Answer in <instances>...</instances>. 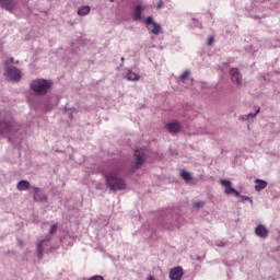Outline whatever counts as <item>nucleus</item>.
Instances as JSON below:
<instances>
[{
    "instance_id": "nucleus-18",
    "label": "nucleus",
    "mask_w": 280,
    "mask_h": 280,
    "mask_svg": "<svg viewBox=\"0 0 280 280\" xmlns=\"http://www.w3.org/2000/svg\"><path fill=\"white\" fill-rule=\"evenodd\" d=\"M127 80L129 81H137V80H141V77L132 71H129L127 73Z\"/></svg>"
},
{
    "instance_id": "nucleus-16",
    "label": "nucleus",
    "mask_w": 280,
    "mask_h": 280,
    "mask_svg": "<svg viewBox=\"0 0 280 280\" xmlns=\"http://www.w3.org/2000/svg\"><path fill=\"white\" fill-rule=\"evenodd\" d=\"M268 187V182L264 179H256L255 189L256 191H261L262 189H266Z\"/></svg>"
},
{
    "instance_id": "nucleus-28",
    "label": "nucleus",
    "mask_w": 280,
    "mask_h": 280,
    "mask_svg": "<svg viewBox=\"0 0 280 280\" xmlns=\"http://www.w3.org/2000/svg\"><path fill=\"white\" fill-rule=\"evenodd\" d=\"M148 280H156V279L154 278V276H150V277L148 278Z\"/></svg>"
},
{
    "instance_id": "nucleus-20",
    "label": "nucleus",
    "mask_w": 280,
    "mask_h": 280,
    "mask_svg": "<svg viewBox=\"0 0 280 280\" xmlns=\"http://www.w3.org/2000/svg\"><path fill=\"white\" fill-rule=\"evenodd\" d=\"M43 242H39L38 245H37V255L38 257H43Z\"/></svg>"
},
{
    "instance_id": "nucleus-17",
    "label": "nucleus",
    "mask_w": 280,
    "mask_h": 280,
    "mask_svg": "<svg viewBox=\"0 0 280 280\" xmlns=\"http://www.w3.org/2000/svg\"><path fill=\"white\" fill-rule=\"evenodd\" d=\"M90 12H91V7L89 5L82 7L78 10L79 16H86V14H89Z\"/></svg>"
},
{
    "instance_id": "nucleus-15",
    "label": "nucleus",
    "mask_w": 280,
    "mask_h": 280,
    "mask_svg": "<svg viewBox=\"0 0 280 280\" xmlns=\"http://www.w3.org/2000/svg\"><path fill=\"white\" fill-rule=\"evenodd\" d=\"M16 188L19 191H27L30 189V182L22 179L18 183Z\"/></svg>"
},
{
    "instance_id": "nucleus-6",
    "label": "nucleus",
    "mask_w": 280,
    "mask_h": 280,
    "mask_svg": "<svg viewBox=\"0 0 280 280\" xmlns=\"http://www.w3.org/2000/svg\"><path fill=\"white\" fill-rule=\"evenodd\" d=\"M230 78L233 84H236V86H242V73H240V69L231 68Z\"/></svg>"
},
{
    "instance_id": "nucleus-8",
    "label": "nucleus",
    "mask_w": 280,
    "mask_h": 280,
    "mask_svg": "<svg viewBox=\"0 0 280 280\" xmlns=\"http://www.w3.org/2000/svg\"><path fill=\"white\" fill-rule=\"evenodd\" d=\"M165 128L171 135H176V133L180 132V130H183L180 122L176 121V120L166 124Z\"/></svg>"
},
{
    "instance_id": "nucleus-9",
    "label": "nucleus",
    "mask_w": 280,
    "mask_h": 280,
    "mask_svg": "<svg viewBox=\"0 0 280 280\" xmlns=\"http://www.w3.org/2000/svg\"><path fill=\"white\" fill-rule=\"evenodd\" d=\"M0 7L9 12L12 10H16V1L15 0H0Z\"/></svg>"
},
{
    "instance_id": "nucleus-3",
    "label": "nucleus",
    "mask_w": 280,
    "mask_h": 280,
    "mask_svg": "<svg viewBox=\"0 0 280 280\" xmlns=\"http://www.w3.org/2000/svg\"><path fill=\"white\" fill-rule=\"evenodd\" d=\"M14 62V58H10L4 61V71L8 80H11L12 82H21V78H23V74L21 73V70L14 66H10Z\"/></svg>"
},
{
    "instance_id": "nucleus-29",
    "label": "nucleus",
    "mask_w": 280,
    "mask_h": 280,
    "mask_svg": "<svg viewBox=\"0 0 280 280\" xmlns=\"http://www.w3.org/2000/svg\"><path fill=\"white\" fill-rule=\"evenodd\" d=\"M20 246H23V242L22 241H20Z\"/></svg>"
},
{
    "instance_id": "nucleus-12",
    "label": "nucleus",
    "mask_w": 280,
    "mask_h": 280,
    "mask_svg": "<svg viewBox=\"0 0 280 280\" xmlns=\"http://www.w3.org/2000/svg\"><path fill=\"white\" fill-rule=\"evenodd\" d=\"M12 130V124L0 120V135H5Z\"/></svg>"
},
{
    "instance_id": "nucleus-21",
    "label": "nucleus",
    "mask_w": 280,
    "mask_h": 280,
    "mask_svg": "<svg viewBox=\"0 0 280 280\" xmlns=\"http://www.w3.org/2000/svg\"><path fill=\"white\" fill-rule=\"evenodd\" d=\"M190 72L189 70H186L180 77L179 80H182V82H185V80H187V78H189Z\"/></svg>"
},
{
    "instance_id": "nucleus-26",
    "label": "nucleus",
    "mask_w": 280,
    "mask_h": 280,
    "mask_svg": "<svg viewBox=\"0 0 280 280\" xmlns=\"http://www.w3.org/2000/svg\"><path fill=\"white\" fill-rule=\"evenodd\" d=\"M213 36H211V37H209V39H208V45H213Z\"/></svg>"
},
{
    "instance_id": "nucleus-25",
    "label": "nucleus",
    "mask_w": 280,
    "mask_h": 280,
    "mask_svg": "<svg viewBox=\"0 0 280 280\" xmlns=\"http://www.w3.org/2000/svg\"><path fill=\"white\" fill-rule=\"evenodd\" d=\"M89 280H104V277H102V276H93Z\"/></svg>"
},
{
    "instance_id": "nucleus-7",
    "label": "nucleus",
    "mask_w": 280,
    "mask_h": 280,
    "mask_svg": "<svg viewBox=\"0 0 280 280\" xmlns=\"http://www.w3.org/2000/svg\"><path fill=\"white\" fill-rule=\"evenodd\" d=\"M220 184L225 187V194L228 196H231V194H233L236 198H240V191H237L235 188H232V183L231 180H226V179H221Z\"/></svg>"
},
{
    "instance_id": "nucleus-23",
    "label": "nucleus",
    "mask_w": 280,
    "mask_h": 280,
    "mask_svg": "<svg viewBox=\"0 0 280 280\" xmlns=\"http://www.w3.org/2000/svg\"><path fill=\"white\" fill-rule=\"evenodd\" d=\"M56 231H58V225H56V224L51 225L50 231H49L50 235H54V233H56Z\"/></svg>"
},
{
    "instance_id": "nucleus-1",
    "label": "nucleus",
    "mask_w": 280,
    "mask_h": 280,
    "mask_svg": "<svg viewBox=\"0 0 280 280\" xmlns=\"http://www.w3.org/2000/svg\"><path fill=\"white\" fill-rule=\"evenodd\" d=\"M117 174H119L117 170L104 172L106 185L110 191H121L122 189H126V180H124L121 177H118Z\"/></svg>"
},
{
    "instance_id": "nucleus-13",
    "label": "nucleus",
    "mask_w": 280,
    "mask_h": 280,
    "mask_svg": "<svg viewBox=\"0 0 280 280\" xmlns=\"http://www.w3.org/2000/svg\"><path fill=\"white\" fill-rule=\"evenodd\" d=\"M142 12H143V7L141 4L136 5L135 11H133V21H141Z\"/></svg>"
},
{
    "instance_id": "nucleus-2",
    "label": "nucleus",
    "mask_w": 280,
    "mask_h": 280,
    "mask_svg": "<svg viewBox=\"0 0 280 280\" xmlns=\"http://www.w3.org/2000/svg\"><path fill=\"white\" fill-rule=\"evenodd\" d=\"M30 89L35 95H47L49 89H51V81L45 79H35L30 83Z\"/></svg>"
},
{
    "instance_id": "nucleus-24",
    "label": "nucleus",
    "mask_w": 280,
    "mask_h": 280,
    "mask_svg": "<svg viewBox=\"0 0 280 280\" xmlns=\"http://www.w3.org/2000/svg\"><path fill=\"white\" fill-rule=\"evenodd\" d=\"M259 108L256 110V113L255 114H248L247 115V119H250V117L253 118V117H257V115H259Z\"/></svg>"
},
{
    "instance_id": "nucleus-10",
    "label": "nucleus",
    "mask_w": 280,
    "mask_h": 280,
    "mask_svg": "<svg viewBox=\"0 0 280 280\" xmlns=\"http://www.w3.org/2000/svg\"><path fill=\"white\" fill-rule=\"evenodd\" d=\"M170 279L171 280H180L183 279V268L182 267H174L170 271Z\"/></svg>"
},
{
    "instance_id": "nucleus-5",
    "label": "nucleus",
    "mask_w": 280,
    "mask_h": 280,
    "mask_svg": "<svg viewBox=\"0 0 280 280\" xmlns=\"http://www.w3.org/2000/svg\"><path fill=\"white\" fill-rule=\"evenodd\" d=\"M145 154H148V150L145 149H137L135 152L136 163L133 165V170H139L143 163H145Z\"/></svg>"
},
{
    "instance_id": "nucleus-4",
    "label": "nucleus",
    "mask_w": 280,
    "mask_h": 280,
    "mask_svg": "<svg viewBox=\"0 0 280 280\" xmlns=\"http://www.w3.org/2000/svg\"><path fill=\"white\" fill-rule=\"evenodd\" d=\"M145 25L147 27L151 28V34H154L155 36H159V34H163V28L161 27V24L154 22V18L148 16L145 19Z\"/></svg>"
},
{
    "instance_id": "nucleus-11",
    "label": "nucleus",
    "mask_w": 280,
    "mask_h": 280,
    "mask_svg": "<svg viewBox=\"0 0 280 280\" xmlns=\"http://www.w3.org/2000/svg\"><path fill=\"white\" fill-rule=\"evenodd\" d=\"M34 191V200L36 202H43V200H47V197L40 191L38 187H32Z\"/></svg>"
},
{
    "instance_id": "nucleus-30",
    "label": "nucleus",
    "mask_w": 280,
    "mask_h": 280,
    "mask_svg": "<svg viewBox=\"0 0 280 280\" xmlns=\"http://www.w3.org/2000/svg\"><path fill=\"white\" fill-rule=\"evenodd\" d=\"M112 3H113V1H115V0H109Z\"/></svg>"
},
{
    "instance_id": "nucleus-22",
    "label": "nucleus",
    "mask_w": 280,
    "mask_h": 280,
    "mask_svg": "<svg viewBox=\"0 0 280 280\" xmlns=\"http://www.w3.org/2000/svg\"><path fill=\"white\" fill-rule=\"evenodd\" d=\"M195 209H201V207H205V202L203 201H197L194 203Z\"/></svg>"
},
{
    "instance_id": "nucleus-14",
    "label": "nucleus",
    "mask_w": 280,
    "mask_h": 280,
    "mask_svg": "<svg viewBox=\"0 0 280 280\" xmlns=\"http://www.w3.org/2000/svg\"><path fill=\"white\" fill-rule=\"evenodd\" d=\"M255 233L258 235V237H268V229H266L264 225H258Z\"/></svg>"
},
{
    "instance_id": "nucleus-19",
    "label": "nucleus",
    "mask_w": 280,
    "mask_h": 280,
    "mask_svg": "<svg viewBox=\"0 0 280 280\" xmlns=\"http://www.w3.org/2000/svg\"><path fill=\"white\" fill-rule=\"evenodd\" d=\"M180 176L184 180H191V174L189 172L182 171Z\"/></svg>"
},
{
    "instance_id": "nucleus-27",
    "label": "nucleus",
    "mask_w": 280,
    "mask_h": 280,
    "mask_svg": "<svg viewBox=\"0 0 280 280\" xmlns=\"http://www.w3.org/2000/svg\"><path fill=\"white\" fill-rule=\"evenodd\" d=\"M158 8H159V9L163 8V2H160V3L158 4Z\"/></svg>"
}]
</instances>
